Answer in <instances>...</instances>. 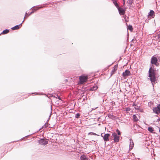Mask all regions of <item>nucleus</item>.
<instances>
[{"instance_id": "4", "label": "nucleus", "mask_w": 160, "mask_h": 160, "mask_svg": "<svg viewBox=\"0 0 160 160\" xmlns=\"http://www.w3.org/2000/svg\"><path fill=\"white\" fill-rule=\"evenodd\" d=\"M153 111L156 114H159L160 113V104L158 105L157 107L154 108H153Z\"/></svg>"}, {"instance_id": "23", "label": "nucleus", "mask_w": 160, "mask_h": 160, "mask_svg": "<svg viewBox=\"0 0 160 160\" xmlns=\"http://www.w3.org/2000/svg\"><path fill=\"white\" fill-rule=\"evenodd\" d=\"M108 117L109 118L113 119L114 118L115 116L113 115H109L108 116Z\"/></svg>"}, {"instance_id": "3", "label": "nucleus", "mask_w": 160, "mask_h": 160, "mask_svg": "<svg viewBox=\"0 0 160 160\" xmlns=\"http://www.w3.org/2000/svg\"><path fill=\"white\" fill-rule=\"evenodd\" d=\"M102 134L103 133H102L101 134V136L103 137V139L105 141V144L106 143V142L109 141V138L110 136V134L109 133H106L103 136L102 135Z\"/></svg>"}, {"instance_id": "22", "label": "nucleus", "mask_w": 160, "mask_h": 160, "mask_svg": "<svg viewBox=\"0 0 160 160\" xmlns=\"http://www.w3.org/2000/svg\"><path fill=\"white\" fill-rule=\"evenodd\" d=\"M79 117H80V114L78 113H77L76 115V116H75V117L76 118H79Z\"/></svg>"}, {"instance_id": "9", "label": "nucleus", "mask_w": 160, "mask_h": 160, "mask_svg": "<svg viewBox=\"0 0 160 160\" xmlns=\"http://www.w3.org/2000/svg\"><path fill=\"white\" fill-rule=\"evenodd\" d=\"M134 143L133 142L132 140L131 139H130V145H129V149L130 150L132 149L134 146Z\"/></svg>"}, {"instance_id": "2", "label": "nucleus", "mask_w": 160, "mask_h": 160, "mask_svg": "<svg viewBox=\"0 0 160 160\" xmlns=\"http://www.w3.org/2000/svg\"><path fill=\"white\" fill-rule=\"evenodd\" d=\"M80 83L82 84L86 82L88 79V77L86 76L82 75L79 77Z\"/></svg>"}, {"instance_id": "13", "label": "nucleus", "mask_w": 160, "mask_h": 160, "mask_svg": "<svg viewBox=\"0 0 160 160\" xmlns=\"http://www.w3.org/2000/svg\"><path fill=\"white\" fill-rule=\"evenodd\" d=\"M34 12H31L30 13L28 14V13L27 12H26V13H25V16L24 18V20H23V21H22V22H23L25 20V18H26V17H28V16H29V15H31V14H32Z\"/></svg>"}, {"instance_id": "16", "label": "nucleus", "mask_w": 160, "mask_h": 160, "mask_svg": "<svg viewBox=\"0 0 160 160\" xmlns=\"http://www.w3.org/2000/svg\"><path fill=\"white\" fill-rule=\"evenodd\" d=\"M9 32V31L8 29H5L2 32V34H6L8 33Z\"/></svg>"}, {"instance_id": "20", "label": "nucleus", "mask_w": 160, "mask_h": 160, "mask_svg": "<svg viewBox=\"0 0 160 160\" xmlns=\"http://www.w3.org/2000/svg\"><path fill=\"white\" fill-rule=\"evenodd\" d=\"M114 4L115 5V6H116V7L117 8H119V7L118 5V4L117 2L116 1H114L113 2Z\"/></svg>"}, {"instance_id": "18", "label": "nucleus", "mask_w": 160, "mask_h": 160, "mask_svg": "<svg viewBox=\"0 0 160 160\" xmlns=\"http://www.w3.org/2000/svg\"><path fill=\"white\" fill-rule=\"evenodd\" d=\"M148 130L151 132H152L154 131L152 127H149L148 129Z\"/></svg>"}, {"instance_id": "15", "label": "nucleus", "mask_w": 160, "mask_h": 160, "mask_svg": "<svg viewBox=\"0 0 160 160\" xmlns=\"http://www.w3.org/2000/svg\"><path fill=\"white\" fill-rule=\"evenodd\" d=\"M80 158L81 160H88V159L84 155L81 156Z\"/></svg>"}, {"instance_id": "12", "label": "nucleus", "mask_w": 160, "mask_h": 160, "mask_svg": "<svg viewBox=\"0 0 160 160\" xmlns=\"http://www.w3.org/2000/svg\"><path fill=\"white\" fill-rule=\"evenodd\" d=\"M148 16H151V17L153 18V16H154V12L152 10H150Z\"/></svg>"}, {"instance_id": "10", "label": "nucleus", "mask_w": 160, "mask_h": 160, "mask_svg": "<svg viewBox=\"0 0 160 160\" xmlns=\"http://www.w3.org/2000/svg\"><path fill=\"white\" fill-rule=\"evenodd\" d=\"M117 69V66H115L114 67H113V68L111 72V76H112V75H113V74H114L116 70Z\"/></svg>"}, {"instance_id": "1", "label": "nucleus", "mask_w": 160, "mask_h": 160, "mask_svg": "<svg viewBox=\"0 0 160 160\" xmlns=\"http://www.w3.org/2000/svg\"><path fill=\"white\" fill-rule=\"evenodd\" d=\"M151 63L152 66L150 67L148 71V77L149 78L152 84L153 85V84L156 82V76L157 74L156 69L152 65H155L156 66H158L159 63L158 62L157 58L155 56H153L151 59Z\"/></svg>"}, {"instance_id": "28", "label": "nucleus", "mask_w": 160, "mask_h": 160, "mask_svg": "<svg viewBox=\"0 0 160 160\" xmlns=\"http://www.w3.org/2000/svg\"><path fill=\"white\" fill-rule=\"evenodd\" d=\"M128 110V109H127V110H126V111H127Z\"/></svg>"}, {"instance_id": "7", "label": "nucleus", "mask_w": 160, "mask_h": 160, "mask_svg": "<svg viewBox=\"0 0 160 160\" xmlns=\"http://www.w3.org/2000/svg\"><path fill=\"white\" fill-rule=\"evenodd\" d=\"M39 143L43 145H45L48 143V141L43 139H41L38 141Z\"/></svg>"}, {"instance_id": "14", "label": "nucleus", "mask_w": 160, "mask_h": 160, "mask_svg": "<svg viewBox=\"0 0 160 160\" xmlns=\"http://www.w3.org/2000/svg\"><path fill=\"white\" fill-rule=\"evenodd\" d=\"M132 117L133 120L134 122H137L138 120V118L135 115H133Z\"/></svg>"}, {"instance_id": "19", "label": "nucleus", "mask_w": 160, "mask_h": 160, "mask_svg": "<svg viewBox=\"0 0 160 160\" xmlns=\"http://www.w3.org/2000/svg\"><path fill=\"white\" fill-rule=\"evenodd\" d=\"M128 29L131 31H132L133 29L132 26L131 25H129L128 27Z\"/></svg>"}, {"instance_id": "17", "label": "nucleus", "mask_w": 160, "mask_h": 160, "mask_svg": "<svg viewBox=\"0 0 160 160\" xmlns=\"http://www.w3.org/2000/svg\"><path fill=\"white\" fill-rule=\"evenodd\" d=\"M98 88V87L97 86H94L92 87L91 89L90 90L91 91H95Z\"/></svg>"}, {"instance_id": "21", "label": "nucleus", "mask_w": 160, "mask_h": 160, "mask_svg": "<svg viewBox=\"0 0 160 160\" xmlns=\"http://www.w3.org/2000/svg\"><path fill=\"white\" fill-rule=\"evenodd\" d=\"M88 135H94L99 136L98 135V134H96V133H94V132H89L88 133Z\"/></svg>"}, {"instance_id": "25", "label": "nucleus", "mask_w": 160, "mask_h": 160, "mask_svg": "<svg viewBox=\"0 0 160 160\" xmlns=\"http://www.w3.org/2000/svg\"><path fill=\"white\" fill-rule=\"evenodd\" d=\"M116 131L118 133V135H120L121 134V132H120V131L118 130V129H117V130H116Z\"/></svg>"}, {"instance_id": "29", "label": "nucleus", "mask_w": 160, "mask_h": 160, "mask_svg": "<svg viewBox=\"0 0 160 160\" xmlns=\"http://www.w3.org/2000/svg\"><path fill=\"white\" fill-rule=\"evenodd\" d=\"M159 121H160V118H159Z\"/></svg>"}, {"instance_id": "8", "label": "nucleus", "mask_w": 160, "mask_h": 160, "mask_svg": "<svg viewBox=\"0 0 160 160\" xmlns=\"http://www.w3.org/2000/svg\"><path fill=\"white\" fill-rule=\"evenodd\" d=\"M119 13L121 15H123L124 14L125 12V10L124 9L122 8H120V7L118 8Z\"/></svg>"}, {"instance_id": "27", "label": "nucleus", "mask_w": 160, "mask_h": 160, "mask_svg": "<svg viewBox=\"0 0 160 160\" xmlns=\"http://www.w3.org/2000/svg\"><path fill=\"white\" fill-rule=\"evenodd\" d=\"M57 96L58 97V98L59 99V100L61 99V98H60V97H59V96L58 95H57Z\"/></svg>"}, {"instance_id": "26", "label": "nucleus", "mask_w": 160, "mask_h": 160, "mask_svg": "<svg viewBox=\"0 0 160 160\" xmlns=\"http://www.w3.org/2000/svg\"><path fill=\"white\" fill-rule=\"evenodd\" d=\"M157 37V38H158V40L159 41L160 40V33L158 34Z\"/></svg>"}, {"instance_id": "11", "label": "nucleus", "mask_w": 160, "mask_h": 160, "mask_svg": "<svg viewBox=\"0 0 160 160\" xmlns=\"http://www.w3.org/2000/svg\"><path fill=\"white\" fill-rule=\"evenodd\" d=\"M22 22L19 25H17L15 26V27H12V29L13 30H15L18 29L20 28L22 26Z\"/></svg>"}, {"instance_id": "5", "label": "nucleus", "mask_w": 160, "mask_h": 160, "mask_svg": "<svg viewBox=\"0 0 160 160\" xmlns=\"http://www.w3.org/2000/svg\"><path fill=\"white\" fill-rule=\"evenodd\" d=\"M130 74L131 73L130 71L128 70H126L124 72H123L122 74V75L124 78H126L128 76H130Z\"/></svg>"}, {"instance_id": "6", "label": "nucleus", "mask_w": 160, "mask_h": 160, "mask_svg": "<svg viewBox=\"0 0 160 160\" xmlns=\"http://www.w3.org/2000/svg\"><path fill=\"white\" fill-rule=\"evenodd\" d=\"M113 136L114 142H118L119 140V137L116 133H114L113 134Z\"/></svg>"}, {"instance_id": "24", "label": "nucleus", "mask_w": 160, "mask_h": 160, "mask_svg": "<svg viewBox=\"0 0 160 160\" xmlns=\"http://www.w3.org/2000/svg\"><path fill=\"white\" fill-rule=\"evenodd\" d=\"M41 7H40V8H41ZM38 8L37 7H35V8H33L32 9V10H37L39 8Z\"/></svg>"}]
</instances>
